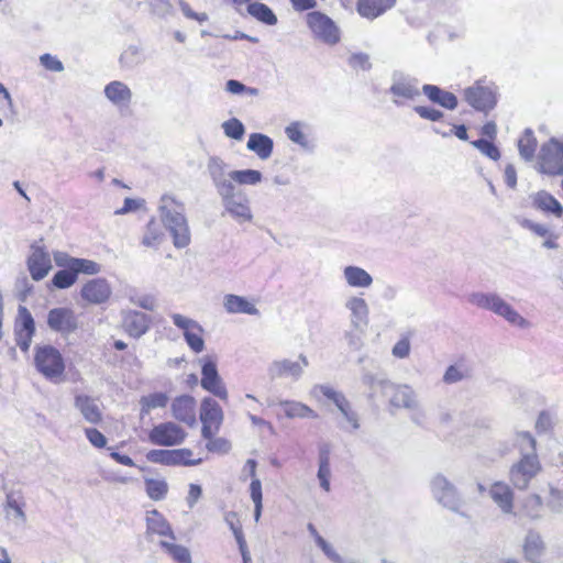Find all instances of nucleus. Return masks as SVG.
Returning a JSON list of instances; mask_svg holds the SVG:
<instances>
[{"label": "nucleus", "mask_w": 563, "mask_h": 563, "mask_svg": "<svg viewBox=\"0 0 563 563\" xmlns=\"http://www.w3.org/2000/svg\"><path fill=\"white\" fill-rule=\"evenodd\" d=\"M545 544L539 532L529 530L523 543L525 558L531 563H540L544 554Z\"/></svg>", "instance_id": "obj_34"}, {"label": "nucleus", "mask_w": 563, "mask_h": 563, "mask_svg": "<svg viewBox=\"0 0 563 563\" xmlns=\"http://www.w3.org/2000/svg\"><path fill=\"white\" fill-rule=\"evenodd\" d=\"M26 506V498L22 489L8 490L2 506L5 520L18 527L24 526L27 521Z\"/></svg>", "instance_id": "obj_15"}, {"label": "nucleus", "mask_w": 563, "mask_h": 563, "mask_svg": "<svg viewBox=\"0 0 563 563\" xmlns=\"http://www.w3.org/2000/svg\"><path fill=\"white\" fill-rule=\"evenodd\" d=\"M146 530L145 537L152 540L153 536L168 537L170 540H176L175 533L167 519L156 509L146 512Z\"/></svg>", "instance_id": "obj_24"}, {"label": "nucleus", "mask_w": 563, "mask_h": 563, "mask_svg": "<svg viewBox=\"0 0 563 563\" xmlns=\"http://www.w3.org/2000/svg\"><path fill=\"white\" fill-rule=\"evenodd\" d=\"M199 362L201 363V387L221 400H227L228 390L219 375L217 361L212 356H203Z\"/></svg>", "instance_id": "obj_12"}, {"label": "nucleus", "mask_w": 563, "mask_h": 563, "mask_svg": "<svg viewBox=\"0 0 563 563\" xmlns=\"http://www.w3.org/2000/svg\"><path fill=\"white\" fill-rule=\"evenodd\" d=\"M310 395L314 397L316 399L320 398V395L325 397L327 399L331 400L338 410L346 405L349 399L345 397V395L342 391H339L331 387L330 385L324 384H317L314 385L311 390Z\"/></svg>", "instance_id": "obj_40"}, {"label": "nucleus", "mask_w": 563, "mask_h": 563, "mask_svg": "<svg viewBox=\"0 0 563 563\" xmlns=\"http://www.w3.org/2000/svg\"><path fill=\"white\" fill-rule=\"evenodd\" d=\"M112 295L110 283L103 277L88 280L80 289V297L90 305H102Z\"/></svg>", "instance_id": "obj_21"}, {"label": "nucleus", "mask_w": 563, "mask_h": 563, "mask_svg": "<svg viewBox=\"0 0 563 563\" xmlns=\"http://www.w3.org/2000/svg\"><path fill=\"white\" fill-rule=\"evenodd\" d=\"M34 364L36 369L49 380L59 378L65 372L63 355L49 344L35 347Z\"/></svg>", "instance_id": "obj_6"}, {"label": "nucleus", "mask_w": 563, "mask_h": 563, "mask_svg": "<svg viewBox=\"0 0 563 563\" xmlns=\"http://www.w3.org/2000/svg\"><path fill=\"white\" fill-rule=\"evenodd\" d=\"M145 490L152 500H163L168 492V484L164 479H145Z\"/></svg>", "instance_id": "obj_49"}, {"label": "nucleus", "mask_w": 563, "mask_h": 563, "mask_svg": "<svg viewBox=\"0 0 563 563\" xmlns=\"http://www.w3.org/2000/svg\"><path fill=\"white\" fill-rule=\"evenodd\" d=\"M331 449L330 445L323 443L319 446L318 451V472L317 478L320 487L329 493L331 490V464H330Z\"/></svg>", "instance_id": "obj_32"}, {"label": "nucleus", "mask_w": 563, "mask_h": 563, "mask_svg": "<svg viewBox=\"0 0 563 563\" xmlns=\"http://www.w3.org/2000/svg\"><path fill=\"white\" fill-rule=\"evenodd\" d=\"M222 206L238 223L251 222L253 213L250 207V199L241 189L233 187L227 192L219 195Z\"/></svg>", "instance_id": "obj_8"}, {"label": "nucleus", "mask_w": 563, "mask_h": 563, "mask_svg": "<svg viewBox=\"0 0 563 563\" xmlns=\"http://www.w3.org/2000/svg\"><path fill=\"white\" fill-rule=\"evenodd\" d=\"M14 332L35 333L34 319L29 309L24 306L19 307Z\"/></svg>", "instance_id": "obj_50"}, {"label": "nucleus", "mask_w": 563, "mask_h": 563, "mask_svg": "<svg viewBox=\"0 0 563 563\" xmlns=\"http://www.w3.org/2000/svg\"><path fill=\"white\" fill-rule=\"evenodd\" d=\"M345 308L351 313V324L355 329H364L368 324L369 308L366 300L360 296H351L345 301Z\"/></svg>", "instance_id": "obj_27"}, {"label": "nucleus", "mask_w": 563, "mask_h": 563, "mask_svg": "<svg viewBox=\"0 0 563 563\" xmlns=\"http://www.w3.org/2000/svg\"><path fill=\"white\" fill-rule=\"evenodd\" d=\"M222 129L228 137L240 141L245 134L244 124L236 118H231L222 123Z\"/></svg>", "instance_id": "obj_52"}, {"label": "nucleus", "mask_w": 563, "mask_h": 563, "mask_svg": "<svg viewBox=\"0 0 563 563\" xmlns=\"http://www.w3.org/2000/svg\"><path fill=\"white\" fill-rule=\"evenodd\" d=\"M246 148L257 155L262 161L269 158L274 150V141L263 133H251L246 143Z\"/></svg>", "instance_id": "obj_33"}, {"label": "nucleus", "mask_w": 563, "mask_h": 563, "mask_svg": "<svg viewBox=\"0 0 563 563\" xmlns=\"http://www.w3.org/2000/svg\"><path fill=\"white\" fill-rule=\"evenodd\" d=\"M489 496L504 514H512L514 492L504 482H495L489 488Z\"/></svg>", "instance_id": "obj_31"}, {"label": "nucleus", "mask_w": 563, "mask_h": 563, "mask_svg": "<svg viewBox=\"0 0 563 563\" xmlns=\"http://www.w3.org/2000/svg\"><path fill=\"white\" fill-rule=\"evenodd\" d=\"M467 300L477 308L488 310L504 318L511 325L520 329L530 328V322L497 292H472L468 295Z\"/></svg>", "instance_id": "obj_2"}, {"label": "nucleus", "mask_w": 563, "mask_h": 563, "mask_svg": "<svg viewBox=\"0 0 563 563\" xmlns=\"http://www.w3.org/2000/svg\"><path fill=\"white\" fill-rule=\"evenodd\" d=\"M206 448L213 453H228L231 450V443L224 438H213L208 441Z\"/></svg>", "instance_id": "obj_59"}, {"label": "nucleus", "mask_w": 563, "mask_h": 563, "mask_svg": "<svg viewBox=\"0 0 563 563\" xmlns=\"http://www.w3.org/2000/svg\"><path fill=\"white\" fill-rule=\"evenodd\" d=\"M306 23L314 40L334 46L341 41V30L336 23L321 11L306 14Z\"/></svg>", "instance_id": "obj_5"}, {"label": "nucleus", "mask_w": 563, "mask_h": 563, "mask_svg": "<svg viewBox=\"0 0 563 563\" xmlns=\"http://www.w3.org/2000/svg\"><path fill=\"white\" fill-rule=\"evenodd\" d=\"M167 404H168V396L162 391L142 396L140 399L141 418H144L153 409L165 408L167 406Z\"/></svg>", "instance_id": "obj_42"}, {"label": "nucleus", "mask_w": 563, "mask_h": 563, "mask_svg": "<svg viewBox=\"0 0 563 563\" xmlns=\"http://www.w3.org/2000/svg\"><path fill=\"white\" fill-rule=\"evenodd\" d=\"M186 431L177 423L167 421L152 428L148 440L152 444L159 446H174L181 444L186 439Z\"/></svg>", "instance_id": "obj_13"}, {"label": "nucleus", "mask_w": 563, "mask_h": 563, "mask_svg": "<svg viewBox=\"0 0 563 563\" xmlns=\"http://www.w3.org/2000/svg\"><path fill=\"white\" fill-rule=\"evenodd\" d=\"M194 455L190 449H154L146 453V459L156 464L167 466H196L202 463V459H191Z\"/></svg>", "instance_id": "obj_11"}, {"label": "nucleus", "mask_w": 563, "mask_h": 563, "mask_svg": "<svg viewBox=\"0 0 563 563\" xmlns=\"http://www.w3.org/2000/svg\"><path fill=\"white\" fill-rule=\"evenodd\" d=\"M232 183L235 181L239 185H257L262 181L263 175L260 170L255 169H241L232 170L230 173Z\"/></svg>", "instance_id": "obj_48"}, {"label": "nucleus", "mask_w": 563, "mask_h": 563, "mask_svg": "<svg viewBox=\"0 0 563 563\" xmlns=\"http://www.w3.org/2000/svg\"><path fill=\"white\" fill-rule=\"evenodd\" d=\"M142 62V53L139 46L130 45L120 56V63L125 68H132Z\"/></svg>", "instance_id": "obj_53"}, {"label": "nucleus", "mask_w": 563, "mask_h": 563, "mask_svg": "<svg viewBox=\"0 0 563 563\" xmlns=\"http://www.w3.org/2000/svg\"><path fill=\"white\" fill-rule=\"evenodd\" d=\"M223 306L229 313H245L250 316H257L260 313L258 309L252 302L238 295H225Z\"/></svg>", "instance_id": "obj_38"}, {"label": "nucleus", "mask_w": 563, "mask_h": 563, "mask_svg": "<svg viewBox=\"0 0 563 563\" xmlns=\"http://www.w3.org/2000/svg\"><path fill=\"white\" fill-rule=\"evenodd\" d=\"M343 278L352 288H368L373 284L371 274L355 265H349L343 268Z\"/></svg>", "instance_id": "obj_35"}, {"label": "nucleus", "mask_w": 563, "mask_h": 563, "mask_svg": "<svg viewBox=\"0 0 563 563\" xmlns=\"http://www.w3.org/2000/svg\"><path fill=\"white\" fill-rule=\"evenodd\" d=\"M342 416V420L339 422L340 429L354 432L360 429V418L357 412L352 408L350 401L346 405L339 409Z\"/></svg>", "instance_id": "obj_45"}, {"label": "nucleus", "mask_w": 563, "mask_h": 563, "mask_svg": "<svg viewBox=\"0 0 563 563\" xmlns=\"http://www.w3.org/2000/svg\"><path fill=\"white\" fill-rule=\"evenodd\" d=\"M539 169L547 175L563 174V141L551 139L541 146L538 157Z\"/></svg>", "instance_id": "obj_10"}, {"label": "nucleus", "mask_w": 563, "mask_h": 563, "mask_svg": "<svg viewBox=\"0 0 563 563\" xmlns=\"http://www.w3.org/2000/svg\"><path fill=\"white\" fill-rule=\"evenodd\" d=\"M40 63L45 69L51 71L59 73L64 70L63 63L56 56H53L48 53L43 54L40 57Z\"/></svg>", "instance_id": "obj_60"}, {"label": "nucleus", "mask_w": 563, "mask_h": 563, "mask_svg": "<svg viewBox=\"0 0 563 563\" xmlns=\"http://www.w3.org/2000/svg\"><path fill=\"white\" fill-rule=\"evenodd\" d=\"M391 353L397 358H406L410 354V341L409 338H401L391 350Z\"/></svg>", "instance_id": "obj_64"}, {"label": "nucleus", "mask_w": 563, "mask_h": 563, "mask_svg": "<svg viewBox=\"0 0 563 563\" xmlns=\"http://www.w3.org/2000/svg\"><path fill=\"white\" fill-rule=\"evenodd\" d=\"M422 89L419 88V80L416 77L407 75L400 70H395L391 74V85L389 87V93L396 98H402L406 100L417 99Z\"/></svg>", "instance_id": "obj_19"}, {"label": "nucleus", "mask_w": 563, "mask_h": 563, "mask_svg": "<svg viewBox=\"0 0 563 563\" xmlns=\"http://www.w3.org/2000/svg\"><path fill=\"white\" fill-rule=\"evenodd\" d=\"M465 101L476 111L488 113L498 101V88L492 81L479 79L463 90Z\"/></svg>", "instance_id": "obj_3"}, {"label": "nucleus", "mask_w": 563, "mask_h": 563, "mask_svg": "<svg viewBox=\"0 0 563 563\" xmlns=\"http://www.w3.org/2000/svg\"><path fill=\"white\" fill-rule=\"evenodd\" d=\"M379 388L383 396L388 397V404L391 408L407 410L415 408L418 395L410 385L380 379Z\"/></svg>", "instance_id": "obj_7"}, {"label": "nucleus", "mask_w": 563, "mask_h": 563, "mask_svg": "<svg viewBox=\"0 0 563 563\" xmlns=\"http://www.w3.org/2000/svg\"><path fill=\"white\" fill-rule=\"evenodd\" d=\"M422 93L434 104L446 110H455L459 106L457 97L437 85L426 84L422 86Z\"/></svg>", "instance_id": "obj_28"}, {"label": "nucleus", "mask_w": 563, "mask_h": 563, "mask_svg": "<svg viewBox=\"0 0 563 563\" xmlns=\"http://www.w3.org/2000/svg\"><path fill=\"white\" fill-rule=\"evenodd\" d=\"M159 547L164 549L176 562L191 563V554L186 547L164 540L159 542Z\"/></svg>", "instance_id": "obj_47"}, {"label": "nucleus", "mask_w": 563, "mask_h": 563, "mask_svg": "<svg viewBox=\"0 0 563 563\" xmlns=\"http://www.w3.org/2000/svg\"><path fill=\"white\" fill-rule=\"evenodd\" d=\"M129 299L132 303L141 307L142 309L153 311L155 308V299L151 295H137L135 289H131Z\"/></svg>", "instance_id": "obj_58"}, {"label": "nucleus", "mask_w": 563, "mask_h": 563, "mask_svg": "<svg viewBox=\"0 0 563 563\" xmlns=\"http://www.w3.org/2000/svg\"><path fill=\"white\" fill-rule=\"evenodd\" d=\"M318 547L322 550L324 555L334 563H345L342 556L334 550V548L327 542L324 538L318 539Z\"/></svg>", "instance_id": "obj_61"}, {"label": "nucleus", "mask_w": 563, "mask_h": 563, "mask_svg": "<svg viewBox=\"0 0 563 563\" xmlns=\"http://www.w3.org/2000/svg\"><path fill=\"white\" fill-rule=\"evenodd\" d=\"M170 317L174 324L183 330L184 339L188 346L195 353L202 352L205 349L203 328L197 321L183 314L173 313Z\"/></svg>", "instance_id": "obj_17"}, {"label": "nucleus", "mask_w": 563, "mask_h": 563, "mask_svg": "<svg viewBox=\"0 0 563 563\" xmlns=\"http://www.w3.org/2000/svg\"><path fill=\"white\" fill-rule=\"evenodd\" d=\"M201 422L213 423L214 429L219 430L223 420V411L220 405L211 397L202 399L200 405Z\"/></svg>", "instance_id": "obj_36"}, {"label": "nucleus", "mask_w": 563, "mask_h": 563, "mask_svg": "<svg viewBox=\"0 0 563 563\" xmlns=\"http://www.w3.org/2000/svg\"><path fill=\"white\" fill-rule=\"evenodd\" d=\"M396 0H358V13L367 19H375L391 9Z\"/></svg>", "instance_id": "obj_37"}, {"label": "nucleus", "mask_w": 563, "mask_h": 563, "mask_svg": "<svg viewBox=\"0 0 563 563\" xmlns=\"http://www.w3.org/2000/svg\"><path fill=\"white\" fill-rule=\"evenodd\" d=\"M530 199L534 209L547 214H552L556 218H561L563 216V207L561 202L550 192L540 190L530 195Z\"/></svg>", "instance_id": "obj_30"}, {"label": "nucleus", "mask_w": 563, "mask_h": 563, "mask_svg": "<svg viewBox=\"0 0 563 563\" xmlns=\"http://www.w3.org/2000/svg\"><path fill=\"white\" fill-rule=\"evenodd\" d=\"M516 444L519 448L520 454H537L536 440L529 432H518L516 434Z\"/></svg>", "instance_id": "obj_54"}, {"label": "nucleus", "mask_w": 563, "mask_h": 563, "mask_svg": "<svg viewBox=\"0 0 563 563\" xmlns=\"http://www.w3.org/2000/svg\"><path fill=\"white\" fill-rule=\"evenodd\" d=\"M69 262L71 263L77 277L79 274L84 275H98L102 271V266L91 260L74 257L69 255Z\"/></svg>", "instance_id": "obj_46"}, {"label": "nucleus", "mask_w": 563, "mask_h": 563, "mask_svg": "<svg viewBox=\"0 0 563 563\" xmlns=\"http://www.w3.org/2000/svg\"><path fill=\"white\" fill-rule=\"evenodd\" d=\"M466 377V374L456 365H450L444 375L443 382L445 384H454L463 380Z\"/></svg>", "instance_id": "obj_63"}, {"label": "nucleus", "mask_w": 563, "mask_h": 563, "mask_svg": "<svg viewBox=\"0 0 563 563\" xmlns=\"http://www.w3.org/2000/svg\"><path fill=\"white\" fill-rule=\"evenodd\" d=\"M195 406L194 397L189 395L179 396L172 402L173 417L191 427L196 423Z\"/></svg>", "instance_id": "obj_26"}, {"label": "nucleus", "mask_w": 563, "mask_h": 563, "mask_svg": "<svg viewBox=\"0 0 563 563\" xmlns=\"http://www.w3.org/2000/svg\"><path fill=\"white\" fill-rule=\"evenodd\" d=\"M430 489L433 498L444 508L465 516L462 512L464 499L456 486L443 474H435L430 481Z\"/></svg>", "instance_id": "obj_4"}, {"label": "nucleus", "mask_w": 563, "mask_h": 563, "mask_svg": "<svg viewBox=\"0 0 563 563\" xmlns=\"http://www.w3.org/2000/svg\"><path fill=\"white\" fill-rule=\"evenodd\" d=\"M413 111L421 119L429 120L431 122H439L444 118V113L441 110L429 106H416L413 107Z\"/></svg>", "instance_id": "obj_57"}, {"label": "nucleus", "mask_w": 563, "mask_h": 563, "mask_svg": "<svg viewBox=\"0 0 563 563\" xmlns=\"http://www.w3.org/2000/svg\"><path fill=\"white\" fill-rule=\"evenodd\" d=\"M541 471V464L537 454H525L509 471V479L520 489H527L531 479Z\"/></svg>", "instance_id": "obj_9"}, {"label": "nucleus", "mask_w": 563, "mask_h": 563, "mask_svg": "<svg viewBox=\"0 0 563 563\" xmlns=\"http://www.w3.org/2000/svg\"><path fill=\"white\" fill-rule=\"evenodd\" d=\"M47 327L62 335L74 333L79 328L76 312L69 307L53 308L47 313Z\"/></svg>", "instance_id": "obj_14"}, {"label": "nucleus", "mask_w": 563, "mask_h": 563, "mask_svg": "<svg viewBox=\"0 0 563 563\" xmlns=\"http://www.w3.org/2000/svg\"><path fill=\"white\" fill-rule=\"evenodd\" d=\"M85 434L95 448L102 449L107 445V438L96 428H86Z\"/></svg>", "instance_id": "obj_62"}, {"label": "nucleus", "mask_w": 563, "mask_h": 563, "mask_svg": "<svg viewBox=\"0 0 563 563\" xmlns=\"http://www.w3.org/2000/svg\"><path fill=\"white\" fill-rule=\"evenodd\" d=\"M246 11L257 21L266 25H275L277 23V16L273 10L265 3L252 2L246 7Z\"/></svg>", "instance_id": "obj_41"}, {"label": "nucleus", "mask_w": 563, "mask_h": 563, "mask_svg": "<svg viewBox=\"0 0 563 563\" xmlns=\"http://www.w3.org/2000/svg\"><path fill=\"white\" fill-rule=\"evenodd\" d=\"M104 97L118 109L128 108L132 102V90L120 80L110 81L104 86Z\"/></svg>", "instance_id": "obj_25"}, {"label": "nucleus", "mask_w": 563, "mask_h": 563, "mask_svg": "<svg viewBox=\"0 0 563 563\" xmlns=\"http://www.w3.org/2000/svg\"><path fill=\"white\" fill-rule=\"evenodd\" d=\"M347 64L353 69L367 71L372 68L369 55L363 52L352 53L347 58Z\"/></svg>", "instance_id": "obj_56"}, {"label": "nucleus", "mask_w": 563, "mask_h": 563, "mask_svg": "<svg viewBox=\"0 0 563 563\" xmlns=\"http://www.w3.org/2000/svg\"><path fill=\"white\" fill-rule=\"evenodd\" d=\"M278 405L283 408V411L288 419H295V418L317 419L318 418V413L313 409H311L309 406H307L300 401L280 400L278 402Z\"/></svg>", "instance_id": "obj_39"}, {"label": "nucleus", "mask_w": 563, "mask_h": 563, "mask_svg": "<svg viewBox=\"0 0 563 563\" xmlns=\"http://www.w3.org/2000/svg\"><path fill=\"white\" fill-rule=\"evenodd\" d=\"M32 253L27 257L26 265L33 280L44 279L52 268L51 256L44 246L34 242L31 245Z\"/></svg>", "instance_id": "obj_20"}, {"label": "nucleus", "mask_w": 563, "mask_h": 563, "mask_svg": "<svg viewBox=\"0 0 563 563\" xmlns=\"http://www.w3.org/2000/svg\"><path fill=\"white\" fill-rule=\"evenodd\" d=\"M206 167L207 174L218 195L224 194L229 189L235 187L230 176L232 170L229 169V164L220 156H210L207 161Z\"/></svg>", "instance_id": "obj_16"}, {"label": "nucleus", "mask_w": 563, "mask_h": 563, "mask_svg": "<svg viewBox=\"0 0 563 563\" xmlns=\"http://www.w3.org/2000/svg\"><path fill=\"white\" fill-rule=\"evenodd\" d=\"M54 261L55 264L60 267V269L54 274L52 278V285L57 289L70 288L76 284L78 277L71 263L69 262V254L65 252H56L54 254Z\"/></svg>", "instance_id": "obj_22"}, {"label": "nucleus", "mask_w": 563, "mask_h": 563, "mask_svg": "<svg viewBox=\"0 0 563 563\" xmlns=\"http://www.w3.org/2000/svg\"><path fill=\"white\" fill-rule=\"evenodd\" d=\"M285 133L291 142L300 145L301 147L308 146V140L303 132L301 131L300 122H292L289 125H287L285 129Z\"/></svg>", "instance_id": "obj_55"}, {"label": "nucleus", "mask_w": 563, "mask_h": 563, "mask_svg": "<svg viewBox=\"0 0 563 563\" xmlns=\"http://www.w3.org/2000/svg\"><path fill=\"white\" fill-rule=\"evenodd\" d=\"M471 144L475 148H477L483 155L487 156L488 158H490L493 161H498L500 158V151L493 143V141L482 137V139L472 141Z\"/></svg>", "instance_id": "obj_51"}, {"label": "nucleus", "mask_w": 563, "mask_h": 563, "mask_svg": "<svg viewBox=\"0 0 563 563\" xmlns=\"http://www.w3.org/2000/svg\"><path fill=\"white\" fill-rule=\"evenodd\" d=\"M537 150V139L531 129H526L518 141V151L525 161H531Z\"/></svg>", "instance_id": "obj_43"}, {"label": "nucleus", "mask_w": 563, "mask_h": 563, "mask_svg": "<svg viewBox=\"0 0 563 563\" xmlns=\"http://www.w3.org/2000/svg\"><path fill=\"white\" fill-rule=\"evenodd\" d=\"M308 365L307 356L299 354L298 361L284 358L272 362L267 372L272 379L290 377L292 380L297 382L302 376L303 369Z\"/></svg>", "instance_id": "obj_18"}, {"label": "nucleus", "mask_w": 563, "mask_h": 563, "mask_svg": "<svg viewBox=\"0 0 563 563\" xmlns=\"http://www.w3.org/2000/svg\"><path fill=\"white\" fill-rule=\"evenodd\" d=\"M164 233L159 223L155 219H151L145 228L142 238V244L146 247H157L163 241Z\"/></svg>", "instance_id": "obj_44"}, {"label": "nucleus", "mask_w": 563, "mask_h": 563, "mask_svg": "<svg viewBox=\"0 0 563 563\" xmlns=\"http://www.w3.org/2000/svg\"><path fill=\"white\" fill-rule=\"evenodd\" d=\"M185 207L173 197L163 196L159 205V213L164 227L173 238L174 246L184 249L190 244V230L185 217Z\"/></svg>", "instance_id": "obj_1"}, {"label": "nucleus", "mask_w": 563, "mask_h": 563, "mask_svg": "<svg viewBox=\"0 0 563 563\" xmlns=\"http://www.w3.org/2000/svg\"><path fill=\"white\" fill-rule=\"evenodd\" d=\"M121 327L123 331L131 338L140 339L148 330L151 325V318L137 310L122 311Z\"/></svg>", "instance_id": "obj_23"}, {"label": "nucleus", "mask_w": 563, "mask_h": 563, "mask_svg": "<svg viewBox=\"0 0 563 563\" xmlns=\"http://www.w3.org/2000/svg\"><path fill=\"white\" fill-rule=\"evenodd\" d=\"M74 406L87 422L91 424L101 422L102 412L97 399L85 394H77L74 399Z\"/></svg>", "instance_id": "obj_29"}]
</instances>
